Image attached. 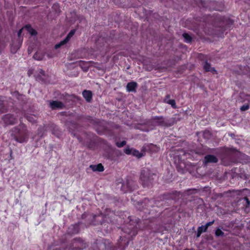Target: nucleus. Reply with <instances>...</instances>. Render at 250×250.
Masks as SVG:
<instances>
[{
  "instance_id": "obj_12",
  "label": "nucleus",
  "mask_w": 250,
  "mask_h": 250,
  "mask_svg": "<svg viewBox=\"0 0 250 250\" xmlns=\"http://www.w3.org/2000/svg\"><path fill=\"white\" fill-rule=\"evenodd\" d=\"M33 57L35 60L40 61L43 59V55L39 52H37L34 54Z\"/></svg>"
},
{
  "instance_id": "obj_22",
  "label": "nucleus",
  "mask_w": 250,
  "mask_h": 250,
  "mask_svg": "<svg viewBox=\"0 0 250 250\" xmlns=\"http://www.w3.org/2000/svg\"><path fill=\"white\" fill-rule=\"evenodd\" d=\"M248 108H249V105H243V106H242L241 107V108H240V109H241V110L242 111H245V110H246L248 109Z\"/></svg>"
},
{
  "instance_id": "obj_10",
  "label": "nucleus",
  "mask_w": 250,
  "mask_h": 250,
  "mask_svg": "<svg viewBox=\"0 0 250 250\" xmlns=\"http://www.w3.org/2000/svg\"><path fill=\"white\" fill-rule=\"evenodd\" d=\"M137 83L134 82L129 83L126 85V89L128 91H133L135 90Z\"/></svg>"
},
{
  "instance_id": "obj_8",
  "label": "nucleus",
  "mask_w": 250,
  "mask_h": 250,
  "mask_svg": "<svg viewBox=\"0 0 250 250\" xmlns=\"http://www.w3.org/2000/svg\"><path fill=\"white\" fill-rule=\"evenodd\" d=\"M204 67L205 70L206 71H210V72H212L213 73H216V71L215 70L214 68L210 66V65L208 62L205 63Z\"/></svg>"
},
{
  "instance_id": "obj_15",
  "label": "nucleus",
  "mask_w": 250,
  "mask_h": 250,
  "mask_svg": "<svg viewBox=\"0 0 250 250\" xmlns=\"http://www.w3.org/2000/svg\"><path fill=\"white\" fill-rule=\"evenodd\" d=\"M183 36L187 42H189L191 41V37L187 33H184Z\"/></svg>"
},
{
  "instance_id": "obj_2",
  "label": "nucleus",
  "mask_w": 250,
  "mask_h": 250,
  "mask_svg": "<svg viewBox=\"0 0 250 250\" xmlns=\"http://www.w3.org/2000/svg\"><path fill=\"white\" fill-rule=\"evenodd\" d=\"M3 120L5 124L12 125L15 123L16 118L11 114H7L3 117Z\"/></svg>"
},
{
  "instance_id": "obj_14",
  "label": "nucleus",
  "mask_w": 250,
  "mask_h": 250,
  "mask_svg": "<svg viewBox=\"0 0 250 250\" xmlns=\"http://www.w3.org/2000/svg\"><path fill=\"white\" fill-rule=\"evenodd\" d=\"M68 41H67L66 39H64L63 40L60 42L59 43L56 44L55 46V48L56 49H58L61 46L63 45L65 43H66Z\"/></svg>"
},
{
  "instance_id": "obj_24",
  "label": "nucleus",
  "mask_w": 250,
  "mask_h": 250,
  "mask_svg": "<svg viewBox=\"0 0 250 250\" xmlns=\"http://www.w3.org/2000/svg\"><path fill=\"white\" fill-rule=\"evenodd\" d=\"M33 74V70L32 69H29L28 71V76H30Z\"/></svg>"
},
{
  "instance_id": "obj_30",
  "label": "nucleus",
  "mask_w": 250,
  "mask_h": 250,
  "mask_svg": "<svg viewBox=\"0 0 250 250\" xmlns=\"http://www.w3.org/2000/svg\"><path fill=\"white\" fill-rule=\"evenodd\" d=\"M247 202H248V203H249V201L248 200V199H247Z\"/></svg>"
},
{
  "instance_id": "obj_5",
  "label": "nucleus",
  "mask_w": 250,
  "mask_h": 250,
  "mask_svg": "<svg viewBox=\"0 0 250 250\" xmlns=\"http://www.w3.org/2000/svg\"><path fill=\"white\" fill-rule=\"evenodd\" d=\"M50 106L52 109H61L63 106V104L61 102L55 101L51 102Z\"/></svg>"
},
{
  "instance_id": "obj_13",
  "label": "nucleus",
  "mask_w": 250,
  "mask_h": 250,
  "mask_svg": "<svg viewBox=\"0 0 250 250\" xmlns=\"http://www.w3.org/2000/svg\"><path fill=\"white\" fill-rule=\"evenodd\" d=\"M25 29H26L31 35H34L36 34V32L30 26H25Z\"/></svg>"
},
{
  "instance_id": "obj_4",
  "label": "nucleus",
  "mask_w": 250,
  "mask_h": 250,
  "mask_svg": "<svg viewBox=\"0 0 250 250\" xmlns=\"http://www.w3.org/2000/svg\"><path fill=\"white\" fill-rule=\"evenodd\" d=\"M149 172L148 169H143L141 173V179L143 183L147 182L149 179Z\"/></svg>"
},
{
  "instance_id": "obj_7",
  "label": "nucleus",
  "mask_w": 250,
  "mask_h": 250,
  "mask_svg": "<svg viewBox=\"0 0 250 250\" xmlns=\"http://www.w3.org/2000/svg\"><path fill=\"white\" fill-rule=\"evenodd\" d=\"M206 162L207 163H216L217 159L213 155H208L205 157Z\"/></svg>"
},
{
  "instance_id": "obj_19",
  "label": "nucleus",
  "mask_w": 250,
  "mask_h": 250,
  "mask_svg": "<svg viewBox=\"0 0 250 250\" xmlns=\"http://www.w3.org/2000/svg\"><path fill=\"white\" fill-rule=\"evenodd\" d=\"M215 234L217 236H222L224 234V232L220 229H218L216 230Z\"/></svg>"
},
{
  "instance_id": "obj_28",
  "label": "nucleus",
  "mask_w": 250,
  "mask_h": 250,
  "mask_svg": "<svg viewBox=\"0 0 250 250\" xmlns=\"http://www.w3.org/2000/svg\"><path fill=\"white\" fill-rule=\"evenodd\" d=\"M201 233L202 232H201V231H199V230H198L197 237H199L201 235Z\"/></svg>"
},
{
  "instance_id": "obj_18",
  "label": "nucleus",
  "mask_w": 250,
  "mask_h": 250,
  "mask_svg": "<svg viewBox=\"0 0 250 250\" xmlns=\"http://www.w3.org/2000/svg\"><path fill=\"white\" fill-rule=\"evenodd\" d=\"M167 103L170 104L173 108L176 107V104L174 100H169L167 101Z\"/></svg>"
},
{
  "instance_id": "obj_29",
  "label": "nucleus",
  "mask_w": 250,
  "mask_h": 250,
  "mask_svg": "<svg viewBox=\"0 0 250 250\" xmlns=\"http://www.w3.org/2000/svg\"><path fill=\"white\" fill-rule=\"evenodd\" d=\"M3 104V101L0 100V106H2Z\"/></svg>"
},
{
  "instance_id": "obj_23",
  "label": "nucleus",
  "mask_w": 250,
  "mask_h": 250,
  "mask_svg": "<svg viewBox=\"0 0 250 250\" xmlns=\"http://www.w3.org/2000/svg\"><path fill=\"white\" fill-rule=\"evenodd\" d=\"M83 64H84L83 63H81V66H82V65ZM85 64H86V65L85 66H84L83 67H82V68L83 69V70L84 71H86L87 70V69H88V66L87 63Z\"/></svg>"
},
{
  "instance_id": "obj_11",
  "label": "nucleus",
  "mask_w": 250,
  "mask_h": 250,
  "mask_svg": "<svg viewBox=\"0 0 250 250\" xmlns=\"http://www.w3.org/2000/svg\"><path fill=\"white\" fill-rule=\"evenodd\" d=\"M154 122L156 123L158 125H163L164 120L162 117H156L154 118Z\"/></svg>"
},
{
  "instance_id": "obj_20",
  "label": "nucleus",
  "mask_w": 250,
  "mask_h": 250,
  "mask_svg": "<svg viewBox=\"0 0 250 250\" xmlns=\"http://www.w3.org/2000/svg\"><path fill=\"white\" fill-rule=\"evenodd\" d=\"M35 117L28 116L27 117V119L30 122H34L35 121Z\"/></svg>"
},
{
  "instance_id": "obj_25",
  "label": "nucleus",
  "mask_w": 250,
  "mask_h": 250,
  "mask_svg": "<svg viewBox=\"0 0 250 250\" xmlns=\"http://www.w3.org/2000/svg\"><path fill=\"white\" fill-rule=\"evenodd\" d=\"M39 71L40 73L41 74L40 75V77H41L42 76H44V71H42V70H41V69H40Z\"/></svg>"
},
{
  "instance_id": "obj_21",
  "label": "nucleus",
  "mask_w": 250,
  "mask_h": 250,
  "mask_svg": "<svg viewBox=\"0 0 250 250\" xmlns=\"http://www.w3.org/2000/svg\"><path fill=\"white\" fill-rule=\"evenodd\" d=\"M125 141H122L121 143H119V142L117 143V145L119 147H122L124 145H125Z\"/></svg>"
},
{
  "instance_id": "obj_26",
  "label": "nucleus",
  "mask_w": 250,
  "mask_h": 250,
  "mask_svg": "<svg viewBox=\"0 0 250 250\" xmlns=\"http://www.w3.org/2000/svg\"><path fill=\"white\" fill-rule=\"evenodd\" d=\"M213 223V221L207 223V224L205 226H208V228L209 226H211Z\"/></svg>"
},
{
  "instance_id": "obj_27",
  "label": "nucleus",
  "mask_w": 250,
  "mask_h": 250,
  "mask_svg": "<svg viewBox=\"0 0 250 250\" xmlns=\"http://www.w3.org/2000/svg\"><path fill=\"white\" fill-rule=\"evenodd\" d=\"M22 29H23L22 28V29H21L19 31V32H18V36H19V37H20V35H21V32H22Z\"/></svg>"
},
{
  "instance_id": "obj_16",
  "label": "nucleus",
  "mask_w": 250,
  "mask_h": 250,
  "mask_svg": "<svg viewBox=\"0 0 250 250\" xmlns=\"http://www.w3.org/2000/svg\"><path fill=\"white\" fill-rule=\"evenodd\" d=\"M75 33V30H72L67 35L66 37L65 38L67 41H69L71 38L74 35Z\"/></svg>"
},
{
  "instance_id": "obj_17",
  "label": "nucleus",
  "mask_w": 250,
  "mask_h": 250,
  "mask_svg": "<svg viewBox=\"0 0 250 250\" xmlns=\"http://www.w3.org/2000/svg\"><path fill=\"white\" fill-rule=\"evenodd\" d=\"M208 229V226H202L198 229L199 231H201V232H205Z\"/></svg>"
},
{
  "instance_id": "obj_1",
  "label": "nucleus",
  "mask_w": 250,
  "mask_h": 250,
  "mask_svg": "<svg viewBox=\"0 0 250 250\" xmlns=\"http://www.w3.org/2000/svg\"><path fill=\"white\" fill-rule=\"evenodd\" d=\"M19 128L15 129L17 134H14L15 140L20 143L27 142L29 137L28 130L23 125H20Z\"/></svg>"
},
{
  "instance_id": "obj_6",
  "label": "nucleus",
  "mask_w": 250,
  "mask_h": 250,
  "mask_svg": "<svg viewBox=\"0 0 250 250\" xmlns=\"http://www.w3.org/2000/svg\"><path fill=\"white\" fill-rule=\"evenodd\" d=\"M89 167L93 171H103L104 170V167L102 166L101 164H99L97 165H90Z\"/></svg>"
},
{
  "instance_id": "obj_9",
  "label": "nucleus",
  "mask_w": 250,
  "mask_h": 250,
  "mask_svg": "<svg viewBox=\"0 0 250 250\" xmlns=\"http://www.w3.org/2000/svg\"><path fill=\"white\" fill-rule=\"evenodd\" d=\"M83 95L87 102H89L90 101L92 97V93L90 91L84 90L83 92Z\"/></svg>"
},
{
  "instance_id": "obj_3",
  "label": "nucleus",
  "mask_w": 250,
  "mask_h": 250,
  "mask_svg": "<svg viewBox=\"0 0 250 250\" xmlns=\"http://www.w3.org/2000/svg\"><path fill=\"white\" fill-rule=\"evenodd\" d=\"M124 151L127 154H132L138 158H140L143 156V154L139 151L133 148H126Z\"/></svg>"
}]
</instances>
